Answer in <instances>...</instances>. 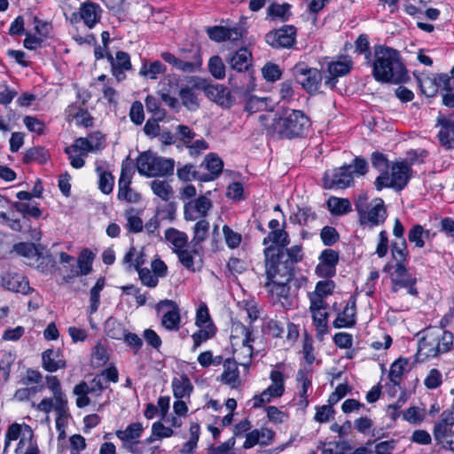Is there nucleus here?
<instances>
[{
    "mask_svg": "<svg viewBox=\"0 0 454 454\" xmlns=\"http://www.w3.org/2000/svg\"><path fill=\"white\" fill-rule=\"evenodd\" d=\"M372 75L381 82L399 83L407 78L406 69L400 53L392 48L378 45L374 47Z\"/></svg>",
    "mask_w": 454,
    "mask_h": 454,
    "instance_id": "obj_1",
    "label": "nucleus"
},
{
    "mask_svg": "<svg viewBox=\"0 0 454 454\" xmlns=\"http://www.w3.org/2000/svg\"><path fill=\"white\" fill-rule=\"evenodd\" d=\"M453 348V334L442 326H434L423 331L419 341L417 357L424 360L437 357Z\"/></svg>",
    "mask_w": 454,
    "mask_h": 454,
    "instance_id": "obj_2",
    "label": "nucleus"
},
{
    "mask_svg": "<svg viewBox=\"0 0 454 454\" xmlns=\"http://www.w3.org/2000/svg\"><path fill=\"white\" fill-rule=\"evenodd\" d=\"M309 118L299 110H286L274 117L269 129L279 137L292 138L302 136L309 127Z\"/></svg>",
    "mask_w": 454,
    "mask_h": 454,
    "instance_id": "obj_3",
    "label": "nucleus"
},
{
    "mask_svg": "<svg viewBox=\"0 0 454 454\" xmlns=\"http://www.w3.org/2000/svg\"><path fill=\"white\" fill-rule=\"evenodd\" d=\"M230 67L239 73L241 77L247 82L245 85L241 82H238L237 78L233 75L229 76L230 84L239 92H248L254 88V79L251 74L247 73L252 63V54L247 48H241L235 52L230 54L226 59Z\"/></svg>",
    "mask_w": 454,
    "mask_h": 454,
    "instance_id": "obj_4",
    "label": "nucleus"
},
{
    "mask_svg": "<svg viewBox=\"0 0 454 454\" xmlns=\"http://www.w3.org/2000/svg\"><path fill=\"white\" fill-rule=\"evenodd\" d=\"M175 160L158 156L147 151L139 154L137 159V168L141 176L147 177L167 176L172 175Z\"/></svg>",
    "mask_w": 454,
    "mask_h": 454,
    "instance_id": "obj_5",
    "label": "nucleus"
},
{
    "mask_svg": "<svg viewBox=\"0 0 454 454\" xmlns=\"http://www.w3.org/2000/svg\"><path fill=\"white\" fill-rule=\"evenodd\" d=\"M367 200L366 195L359 196L355 207L359 215L360 224L372 228L385 222L387 210L382 199L375 198L371 202H368Z\"/></svg>",
    "mask_w": 454,
    "mask_h": 454,
    "instance_id": "obj_6",
    "label": "nucleus"
},
{
    "mask_svg": "<svg viewBox=\"0 0 454 454\" xmlns=\"http://www.w3.org/2000/svg\"><path fill=\"white\" fill-rule=\"evenodd\" d=\"M411 177V166L404 161L395 162L391 167V176L387 172L382 173L376 178L374 184L378 191L387 187L401 191L406 186Z\"/></svg>",
    "mask_w": 454,
    "mask_h": 454,
    "instance_id": "obj_7",
    "label": "nucleus"
},
{
    "mask_svg": "<svg viewBox=\"0 0 454 454\" xmlns=\"http://www.w3.org/2000/svg\"><path fill=\"white\" fill-rule=\"evenodd\" d=\"M293 74L297 82L309 93H314L319 90L322 74L318 69L309 68L304 63H298L294 67Z\"/></svg>",
    "mask_w": 454,
    "mask_h": 454,
    "instance_id": "obj_8",
    "label": "nucleus"
},
{
    "mask_svg": "<svg viewBox=\"0 0 454 454\" xmlns=\"http://www.w3.org/2000/svg\"><path fill=\"white\" fill-rule=\"evenodd\" d=\"M45 380L46 386L51 390L52 397L43 398L36 405V410L44 413H50L53 406L66 404L67 403V400L61 389L60 382L56 376L48 375Z\"/></svg>",
    "mask_w": 454,
    "mask_h": 454,
    "instance_id": "obj_9",
    "label": "nucleus"
},
{
    "mask_svg": "<svg viewBox=\"0 0 454 454\" xmlns=\"http://www.w3.org/2000/svg\"><path fill=\"white\" fill-rule=\"evenodd\" d=\"M265 256V268L267 279H279V281H291L294 267L285 259L274 256Z\"/></svg>",
    "mask_w": 454,
    "mask_h": 454,
    "instance_id": "obj_10",
    "label": "nucleus"
},
{
    "mask_svg": "<svg viewBox=\"0 0 454 454\" xmlns=\"http://www.w3.org/2000/svg\"><path fill=\"white\" fill-rule=\"evenodd\" d=\"M421 91L427 97H434L439 88L444 90H454V80L447 74H434V76H424L419 80Z\"/></svg>",
    "mask_w": 454,
    "mask_h": 454,
    "instance_id": "obj_11",
    "label": "nucleus"
},
{
    "mask_svg": "<svg viewBox=\"0 0 454 454\" xmlns=\"http://www.w3.org/2000/svg\"><path fill=\"white\" fill-rule=\"evenodd\" d=\"M352 166L343 167L326 172L324 176V186L326 189H344L353 183Z\"/></svg>",
    "mask_w": 454,
    "mask_h": 454,
    "instance_id": "obj_12",
    "label": "nucleus"
},
{
    "mask_svg": "<svg viewBox=\"0 0 454 454\" xmlns=\"http://www.w3.org/2000/svg\"><path fill=\"white\" fill-rule=\"evenodd\" d=\"M32 438L33 430L29 426L26 424L12 423L9 426L5 433L4 450L6 451L12 441L20 439L18 447L15 450L18 453L27 442H28V444L33 442Z\"/></svg>",
    "mask_w": 454,
    "mask_h": 454,
    "instance_id": "obj_13",
    "label": "nucleus"
},
{
    "mask_svg": "<svg viewBox=\"0 0 454 454\" xmlns=\"http://www.w3.org/2000/svg\"><path fill=\"white\" fill-rule=\"evenodd\" d=\"M290 281H279V279H268L265 283V288L271 296L274 302H280L286 309L292 307L293 302L290 298Z\"/></svg>",
    "mask_w": 454,
    "mask_h": 454,
    "instance_id": "obj_14",
    "label": "nucleus"
},
{
    "mask_svg": "<svg viewBox=\"0 0 454 454\" xmlns=\"http://www.w3.org/2000/svg\"><path fill=\"white\" fill-rule=\"evenodd\" d=\"M296 28L284 26L266 35V42L274 48H290L295 43Z\"/></svg>",
    "mask_w": 454,
    "mask_h": 454,
    "instance_id": "obj_15",
    "label": "nucleus"
},
{
    "mask_svg": "<svg viewBox=\"0 0 454 454\" xmlns=\"http://www.w3.org/2000/svg\"><path fill=\"white\" fill-rule=\"evenodd\" d=\"M2 285L4 288L23 295L34 294L35 290L29 286L28 280L21 274L15 271H5L2 275Z\"/></svg>",
    "mask_w": 454,
    "mask_h": 454,
    "instance_id": "obj_16",
    "label": "nucleus"
},
{
    "mask_svg": "<svg viewBox=\"0 0 454 454\" xmlns=\"http://www.w3.org/2000/svg\"><path fill=\"white\" fill-rule=\"evenodd\" d=\"M165 308L162 314L161 325L168 331H178L180 328V310L176 302L170 300H164L159 302L158 309Z\"/></svg>",
    "mask_w": 454,
    "mask_h": 454,
    "instance_id": "obj_17",
    "label": "nucleus"
},
{
    "mask_svg": "<svg viewBox=\"0 0 454 454\" xmlns=\"http://www.w3.org/2000/svg\"><path fill=\"white\" fill-rule=\"evenodd\" d=\"M197 79L191 77L187 83L179 86L177 95L182 105L190 111H195L199 107V100L196 93Z\"/></svg>",
    "mask_w": 454,
    "mask_h": 454,
    "instance_id": "obj_18",
    "label": "nucleus"
},
{
    "mask_svg": "<svg viewBox=\"0 0 454 454\" xmlns=\"http://www.w3.org/2000/svg\"><path fill=\"white\" fill-rule=\"evenodd\" d=\"M454 410L445 411L442 413L441 420L434 425V437L439 444L447 443L448 438L453 432Z\"/></svg>",
    "mask_w": 454,
    "mask_h": 454,
    "instance_id": "obj_19",
    "label": "nucleus"
},
{
    "mask_svg": "<svg viewBox=\"0 0 454 454\" xmlns=\"http://www.w3.org/2000/svg\"><path fill=\"white\" fill-rule=\"evenodd\" d=\"M206 96L211 101L223 108H230L234 104L231 91L219 84H210L204 88Z\"/></svg>",
    "mask_w": 454,
    "mask_h": 454,
    "instance_id": "obj_20",
    "label": "nucleus"
},
{
    "mask_svg": "<svg viewBox=\"0 0 454 454\" xmlns=\"http://www.w3.org/2000/svg\"><path fill=\"white\" fill-rule=\"evenodd\" d=\"M245 30L243 27L238 26L232 28H228L223 26H215L207 28L208 37L217 43L225 40L238 41L243 36Z\"/></svg>",
    "mask_w": 454,
    "mask_h": 454,
    "instance_id": "obj_21",
    "label": "nucleus"
},
{
    "mask_svg": "<svg viewBox=\"0 0 454 454\" xmlns=\"http://www.w3.org/2000/svg\"><path fill=\"white\" fill-rule=\"evenodd\" d=\"M264 255H278V257L285 259L294 267V263L301 261L303 254L301 245H294L289 248H279L273 246H269L264 249Z\"/></svg>",
    "mask_w": 454,
    "mask_h": 454,
    "instance_id": "obj_22",
    "label": "nucleus"
},
{
    "mask_svg": "<svg viewBox=\"0 0 454 454\" xmlns=\"http://www.w3.org/2000/svg\"><path fill=\"white\" fill-rule=\"evenodd\" d=\"M212 207V202L206 196L190 201L185 206V218L188 220H195L200 217H205Z\"/></svg>",
    "mask_w": 454,
    "mask_h": 454,
    "instance_id": "obj_23",
    "label": "nucleus"
},
{
    "mask_svg": "<svg viewBox=\"0 0 454 454\" xmlns=\"http://www.w3.org/2000/svg\"><path fill=\"white\" fill-rule=\"evenodd\" d=\"M131 184V173L122 165L121 176L118 183V199L128 202H137L139 200V195L129 188Z\"/></svg>",
    "mask_w": 454,
    "mask_h": 454,
    "instance_id": "obj_24",
    "label": "nucleus"
},
{
    "mask_svg": "<svg viewBox=\"0 0 454 454\" xmlns=\"http://www.w3.org/2000/svg\"><path fill=\"white\" fill-rule=\"evenodd\" d=\"M202 60L199 50L182 51L176 69L184 73H195L200 70Z\"/></svg>",
    "mask_w": 454,
    "mask_h": 454,
    "instance_id": "obj_25",
    "label": "nucleus"
},
{
    "mask_svg": "<svg viewBox=\"0 0 454 454\" xmlns=\"http://www.w3.org/2000/svg\"><path fill=\"white\" fill-rule=\"evenodd\" d=\"M309 310L312 314L317 335L322 339L328 331L327 320L329 314L326 310V303H320L318 306H315L313 301H310Z\"/></svg>",
    "mask_w": 454,
    "mask_h": 454,
    "instance_id": "obj_26",
    "label": "nucleus"
},
{
    "mask_svg": "<svg viewBox=\"0 0 454 454\" xmlns=\"http://www.w3.org/2000/svg\"><path fill=\"white\" fill-rule=\"evenodd\" d=\"M353 62L348 57H343L337 61L330 62L327 67L330 77L325 80V84L333 87L335 78L347 74L351 70Z\"/></svg>",
    "mask_w": 454,
    "mask_h": 454,
    "instance_id": "obj_27",
    "label": "nucleus"
},
{
    "mask_svg": "<svg viewBox=\"0 0 454 454\" xmlns=\"http://www.w3.org/2000/svg\"><path fill=\"white\" fill-rule=\"evenodd\" d=\"M109 59L113 75L118 82L123 81L126 78L124 72L131 69L129 55L124 51H118L114 59L110 56Z\"/></svg>",
    "mask_w": 454,
    "mask_h": 454,
    "instance_id": "obj_28",
    "label": "nucleus"
},
{
    "mask_svg": "<svg viewBox=\"0 0 454 454\" xmlns=\"http://www.w3.org/2000/svg\"><path fill=\"white\" fill-rule=\"evenodd\" d=\"M437 123L441 126L438 133L441 145L447 149L454 148V121L441 115Z\"/></svg>",
    "mask_w": 454,
    "mask_h": 454,
    "instance_id": "obj_29",
    "label": "nucleus"
},
{
    "mask_svg": "<svg viewBox=\"0 0 454 454\" xmlns=\"http://www.w3.org/2000/svg\"><path fill=\"white\" fill-rule=\"evenodd\" d=\"M239 364L235 359L227 358L224 360L223 372L220 376L221 382L231 386L232 388L239 387L240 385Z\"/></svg>",
    "mask_w": 454,
    "mask_h": 454,
    "instance_id": "obj_30",
    "label": "nucleus"
},
{
    "mask_svg": "<svg viewBox=\"0 0 454 454\" xmlns=\"http://www.w3.org/2000/svg\"><path fill=\"white\" fill-rule=\"evenodd\" d=\"M101 16V8L94 3H84L79 10V17L84 24L92 28L99 20Z\"/></svg>",
    "mask_w": 454,
    "mask_h": 454,
    "instance_id": "obj_31",
    "label": "nucleus"
},
{
    "mask_svg": "<svg viewBox=\"0 0 454 454\" xmlns=\"http://www.w3.org/2000/svg\"><path fill=\"white\" fill-rule=\"evenodd\" d=\"M252 331L241 323H234L231 327V342L232 347L240 346L241 343L253 342Z\"/></svg>",
    "mask_w": 454,
    "mask_h": 454,
    "instance_id": "obj_32",
    "label": "nucleus"
},
{
    "mask_svg": "<svg viewBox=\"0 0 454 454\" xmlns=\"http://www.w3.org/2000/svg\"><path fill=\"white\" fill-rule=\"evenodd\" d=\"M43 368L47 372H56L66 367V361L60 358L58 350L47 349L42 354Z\"/></svg>",
    "mask_w": 454,
    "mask_h": 454,
    "instance_id": "obj_33",
    "label": "nucleus"
},
{
    "mask_svg": "<svg viewBox=\"0 0 454 454\" xmlns=\"http://www.w3.org/2000/svg\"><path fill=\"white\" fill-rule=\"evenodd\" d=\"M172 388L174 396L176 399L189 398L193 387L186 375H180L172 380Z\"/></svg>",
    "mask_w": 454,
    "mask_h": 454,
    "instance_id": "obj_34",
    "label": "nucleus"
},
{
    "mask_svg": "<svg viewBox=\"0 0 454 454\" xmlns=\"http://www.w3.org/2000/svg\"><path fill=\"white\" fill-rule=\"evenodd\" d=\"M334 284L331 280L319 281L315 288V291L309 294L310 301H313L315 306L320 303H325V297L331 294L333 291Z\"/></svg>",
    "mask_w": 454,
    "mask_h": 454,
    "instance_id": "obj_35",
    "label": "nucleus"
},
{
    "mask_svg": "<svg viewBox=\"0 0 454 454\" xmlns=\"http://www.w3.org/2000/svg\"><path fill=\"white\" fill-rule=\"evenodd\" d=\"M208 174H205L200 179L202 181L215 180L222 172L223 163L222 160L214 153H209L204 160Z\"/></svg>",
    "mask_w": 454,
    "mask_h": 454,
    "instance_id": "obj_36",
    "label": "nucleus"
},
{
    "mask_svg": "<svg viewBox=\"0 0 454 454\" xmlns=\"http://www.w3.org/2000/svg\"><path fill=\"white\" fill-rule=\"evenodd\" d=\"M144 432V427L140 422L129 424L123 430L115 431V435L121 440V443L132 441H137Z\"/></svg>",
    "mask_w": 454,
    "mask_h": 454,
    "instance_id": "obj_37",
    "label": "nucleus"
},
{
    "mask_svg": "<svg viewBox=\"0 0 454 454\" xmlns=\"http://www.w3.org/2000/svg\"><path fill=\"white\" fill-rule=\"evenodd\" d=\"M178 256L179 262L182 265L189 270H195V262L198 258V262H200V255L198 248L192 246V249L184 247L176 253Z\"/></svg>",
    "mask_w": 454,
    "mask_h": 454,
    "instance_id": "obj_38",
    "label": "nucleus"
},
{
    "mask_svg": "<svg viewBox=\"0 0 454 454\" xmlns=\"http://www.w3.org/2000/svg\"><path fill=\"white\" fill-rule=\"evenodd\" d=\"M165 239L173 246V250L175 253L187 247V235L184 232L179 231L174 228H169L165 231Z\"/></svg>",
    "mask_w": 454,
    "mask_h": 454,
    "instance_id": "obj_39",
    "label": "nucleus"
},
{
    "mask_svg": "<svg viewBox=\"0 0 454 454\" xmlns=\"http://www.w3.org/2000/svg\"><path fill=\"white\" fill-rule=\"evenodd\" d=\"M269 242L271 243L270 246L285 248L290 243L289 235L284 230V227H282L280 230L270 231L268 236L263 239L262 244L266 245Z\"/></svg>",
    "mask_w": 454,
    "mask_h": 454,
    "instance_id": "obj_40",
    "label": "nucleus"
},
{
    "mask_svg": "<svg viewBox=\"0 0 454 454\" xmlns=\"http://www.w3.org/2000/svg\"><path fill=\"white\" fill-rule=\"evenodd\" d=\"M166 67L159 60L148 63L145 61L139 70V75L146 79H157L158 75L165 73Z\"/></svg>",
    "mask_w": 454,
    "mask_h": 454,
    "instance_id": "obj_41",
    "label": "nucleus"
},
{
    "mask_svg": "<svg viewBox=\"0 0 454 454\" xmlns=\"http://www.w3.org/2000/svg\"><path fill=\"white\" fill-rule=\"evenodd\" d=\"M96 172L98 176V188L105 193L109 194L112 192L114 184V178L113 175L104 168L101 165H97Z\"/></svg>",
    "mask_w": 454,
    "mask_h": 454,
    "instance_id": "obj_42",
    "label": "nucleus"
},
{
    "mask_svg": "<svg viewBox=\"0 0 454 454\" xmlns=\"http://www.w3.org/2000/svg\"><path fill=\"white\" fill-rule=\"evenodd\" d=\"M394 270V272L390 275V278L395 279V282L400 283L402 286L416 284V278L411 277L406 267V263H395Z\"/></svg>",
    "mask_w": 454,
    "mask_h": 454,
    "instance_id": "obj_43",
    "label": "nucleus"
},
{
    "mask_svg": "<svg viewBox=\"0 0 454 454\" xmlns=\"http://www.w3.org/2000/svg\"><path fill=\"white\" fill-rule=\"evenodd\" d=\"M43 247L41 245H35L29 242H20L13 247V250L20 255L27 257L28 259L40 258V254Z\"/></svg>",
    "mask_w": 454,
    "mask_h": 454,
    "instance_id": "obj_44",
    "label": "nucleus"
},
{
    "mask_svg": "<svg viewBox=\"0 0 454 454\" xmlns=\"http://www.w3.org/2000/svg\"><path fill=\"white\" fill-rule=\"evenodd\" d=\"M355 315V305H347L343 311L340 313L334 320L333 326L335 328L351 327L356 323Z\"/></svg>",
    "mask_w": 454,
    "mask_h": 454,
    "instance_id": "obj_45",
    "label": "nucleus"
},
{
    "mask_svg": "<svg viewBox=\"0 0 454 454\" xmlns=\"http://www.w3.org/2000/svg\"><path fill=\"white\" fill-rule=\"evenodd\" d=\"M251 343H241L240 346L232 347L235 360L239 365L247 367L250 364V359L254 351Z\"/></svg>",
    "mask_w": 454,
    "mask_h": 454,
    "instance_id": "obj_46",
    "label": "nucleus"
},
{
    "mask_svg": "<svg viewBox=\"0 0 454 454\" xmlns=\"http://www.w3.org/2000/svg\"><path fill=\"white\" fill-rule=\"evenodd\" d=\"M270 379L271 385L268 387V391L273 395V397H280L285 392V378L281 372L273 370L270 372Z\"/></svg>",
    "mask_w": 454,
    "mask_h": 454,
    "instance_id": "obj_47",
    "label": "nucleus"
},
{
    "mask_svg": "<svg viewBox=\"0 0 454 454\" xmlns=\"http://www.w3.org/2000/svg\"><path fill=\"white\" fill-rule=\"evenodd\" d=\"M122 262L127 264L129 269L134 266V268L138 270L145 262V254L142 249L137 250L136 247H132L124 255Z\"/></svg>",
    "mask_w": 454,
    "mask_h": 454,
    "instance_id": "obj_48",
    "label": "nucleus"
},
{
    "mask_svg": "<svg viewBox=\"0 0 454 454\" xmlns=\"http://www.w3.org/2000/svg\"><path fill=\"white\" fill-rule=\"evenodd\" d=\"M153 192L164 201L169 200L173 196L171 185L165 180L155 179L150 184Z\"/></svg>",
    "mask_w": 454,
    "mask_h": 454,
    "instance_id": "obj_49",
    "label": "nucleus"
},
{
    "mask_svg": "<svg viewBox=\"0 0 454 454\" xmlns=\"http://www.w3.org/2000/svg\"><path fill=\"white\" fill-rule=\"evenodd\" d=\"M328 209L332 214L343 215L351 210V204L348 199L331 197L327 200Z\"/></svg>",
    "mask_w": 454,
    "mask_h": 454,
    "instance_id": "obj_50",
    "label": "nucleus"
},
{
    "mask_svg": "<svg viewBox=\"0 0 454 454\" xmlns=\"http://www.w3.org/2000/svg\"><path fill=\"white\" fill-rule=\"evenodd\" d=\"M407 365L408 360L403 358H399L392 364L389 370L388 377L390 381L394 385L398 386L400 384L402 376Z\"/></svg>",
    "mask_w": 454,
    "mask_h": 454,
    "instance_id": "obj_51",
    "label": "nucleus"
},
{
    "mask_svg": "<svg viewBox=\"0 0 454 454\" xmlns=\"http://www.w3.org/2000/svg\"><path fill=\"white\" fill-rule=\"evenodd\" d=\"M296 380L301 387L300 396L301 403L308 404V389L311 386V380L309 372L304 370H299L296 374Z\"/></svg>",
    "mask_w": 454,
    "mask_h": 454,
    "instance_id": "obj_52",
    "label": "nucleus"
},
{
    "mask_svg": "<svg viewBox=\"0 0 454 454\" xmlns=\"http://www.w3.org/2000/svg\"><path fill=\"white\" fill-rule=\"evenodd\" d=\"M106 332L107 336L110 338L123 340L128 330L121 323L117 322L116 320L108 319L106 323Z\"/></svg>",
    "mask_w": 454,
    "mask_h": 454,
    "instance_id": "obj_53",
    "label": "nucleus"
},
{
    "mask_svg": "<svg viewBox=\"0 0 454 454\" xmlns=\"http://www.w3.org/2000/svg\"><path fill=\"white\" fill-rule=\"evenodd\" d=\"M215 334L214 325H207V327L200 328V330L192 335L193 340L192 350L197 349L203 342L209 340Z\"/></svg>",
    "mask_w": 454,
    "mask_h": 454,
    "instance_id": "obj_54",
    "label": "nucleus"
},
{
    "mask_svg": "<svg viewBox=\"0 0 454 454\" xmlns=\"http://www.w3.org/2000/svg\"><path fill=\"white\" fill-rule=\"evenodd\" d=\"M391 254L395 263L407 262L408 251L404 239H402L399 242L395 241L392 243Z\"/></svg>",
    "mask_w": 454,
    "mask_h": 454,
    "instance_id": "obj_55",
    "label": "nucleus"
},
{
    "mask_svg": "<svg viewBox=\"0 0 454 454\" xmlns=\"http://www.w3.org/2000/svg\"><path fill=\"white\" fill-rule=\"evenodd\" d=\"M49 158L47 151L43 147H34L27 150L24 155V162L30 163L37 161L40 164H44Z\"/></svg>",
    "mask_w": 454,
    "mask_h": 454,
    "instance_id": "obj_56",
    "label": "nucleus"
},
{
    "mask_svg": "<svg viewBox=\"0 0 454 454\" xmlns=\"http://www.w3.org/2000/svg\"><path fill=\"white\" fill-rule=\"evenodd\" d=\"M429 237V231H425L419 224L413 226L408 234L409 241L414 243L417 247H423L425 245L424 239Z\"/></svg>",
    "mask_w": 454,
    "mask_h": 454,
    "instance_id": "obj_57",
    "label": "nucleus"
},
{
    "mask_svg": "<svg viewBox=\"0 0 454 454\" xmlns=\"http://www.w3.org/2000/svg\"><path fill=\"white\" fill-rule=\"evenodd\" d=\"M190 439L185 442L181 450L182 453H192L197 447V443L200 438V428L199 424L192 423L190 426Z\"/></svg>",
    "mask_w": 454,
    "mask_h": 454,
    "instance_id": "obj_58",
    "label": "nucleus"
},
{
    "mask_svg": "<svg viewBox=\"0 0 454 454\" xmlns=\"http://www.w3.org/2000/svg\"><path fill=\"white\" fill-rule=\"evenodd\" d=\"M105 286V279L100 278L97 280L95 286L90 289V313L93 314L95 313L99 306V298H100V292Z\"/></svg>",
    "mask_w": 454,
    "mask_h": 454,
    "instance_id": "obj_59",
    "label": "nucleus"
},
{
    "mask_svg": "<svg viewBox=\"0 0 454 454\" xmlns=\"http://www.w3.org/2000/svg\"><path fill=\"white\" fill-rule=\"evenodd\" d=\"M209 229V223L206 220L199 221L194 226V236L192 239V246L197 247L200 243L204 241L207 237Z\"/></svg>",
    "mask_w": 454,
    "mask_h": 454,
    "instance_id": "obj_60",
    "label": "nucleus"
},
{
    "mask_svg": "<svg viewBox=\"0 0 454 454\" xmlns=\"http://www.w3.org/2000/svg\"><path fill=\"white\" fill-rule=\"evenodd\" d=\"M56 411V429L57 430H66V427L68 424V408L67 403L62 405L53 406V409Z\"/></svg>",
    "mask_w": 454,
    "mask_h": 454,
    "instance_id": "obj_61",
    "label": "nucleus"
},
{
    "mask_svg": "<svg viewBox=\"0 0 454 454\" xmlns=\"http://www.w3.org/2000/svg\"><path fill=\"white\" fill-rule=\"evenodd\" d=\"M92 260V254L89 250L85 249L81 253L78 260L75 261L81 271V275H88L91 271Z\"/></svg>",
    "mask_w": 454,
    "mask_h": 454,
    "instance_id": "obj_62",
    "label": "nucleus"
},
{
    "mask_svg": "<svg viewBox=\"0 0 454 454\" xmlns=\"http://www.w3.org/2000/svg\"><path fill=\"white\" fill-rule=\"evenodd\" d=\"M208 68L211 74L216 79H223L225 76V66L219 56L210 58Z\"/></svg>",
    "mask_w": 454,
    "mask_h": 454,
    "instance_id": "obj_63",
    "label": "nucleus"
},
{
    "mask_svg": "<svg viewBox=\"0 0 454 454\" xmlns=\"http://www.w3.org/2000/svg\"><path fill=\"white\" fill-rule=\"evenodd\" d=\"M13 207L19 213L23 215V217L30 215L35 218H38L41 215V210L38 208V207L30 203L14 202Z\"/></svg>",
    "mask_w": 454,
    "mask_h": 454,
    "instance_id": "obj_64",
    "label": "nucleus"
}]
</instances>
